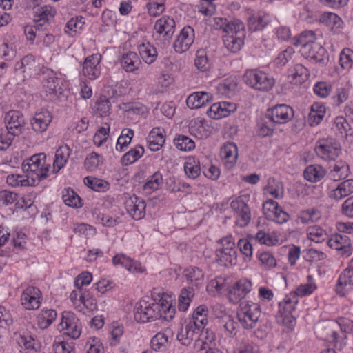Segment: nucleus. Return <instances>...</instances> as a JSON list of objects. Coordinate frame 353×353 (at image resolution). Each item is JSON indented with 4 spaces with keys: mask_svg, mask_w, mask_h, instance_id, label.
Wrapping results in <instances>:
<instances>
[{
    "mask_svg": "<svg viewBox=\"0 0 353 353\" xmlns=\"http://www.w3.org/2000/svg\"><path fill=\"white\" fill-rule=\"evenodd\" d=\"M46 154L39 153L26 159L22 163V170L32 184H36L48 176L50 164L46 165Z\"/></svg>",
    "mask_w": 353,
    "mask_h": 353,
    "instance_id": "nucleus-1",
    "label": "nucleus"
},
{
    "mask_svg": "<svg viewBox=\"0 0 353 353\" xmlns=\"http://www.w3.org/2000/svg\"><path fill=\"white\" fill-rule=\"evenodd\" d=\"M243 81L249 87L262 92L270 90L275 84V80L272 76L258 70H246Z\"/></svg>",
    "mask_w": 353,
    "mask_h": 353,
    "instance_id": "nucleus-2",
    "label": "nucleus"
},
{
    "mask_svg": "<svg viewBox=\"0 0 353 353\" xmlns=\"http://www.w3.org/2000/svg\"><path fill=\"white\" fill-rule=\"evenodd\" d=\"M261 315V308L258 303L245 301L240 303L237 317L242 327L252 329L256 327Z\"/></svg>",
    "mask_w": 353,
    "mask_h": 353,
    "instance_id": "nucleus-3",
    "label": "nucleus"
},
{
    "mask_svg": "<svg viewBox=\"0 0 353 353\" xmlns=\"http://www.w3.org/2000/svg\"><path fill=\"white\" fill-rule=\"evenodd\" d=\"M159 308L157 303H149L141 300L134 306V320L138 323H147L159 319L162 316Z\"/></svg>",
    "mask_w": 353,
    "mask_h": 353,
    "instance_id": "nucleus-4",
    "label": "nucleus"
},
{
    "mask_svg": "<svg viewBox=\"0 0 353 353\" xmlns=\"http://www.w3.org/2000/svg\"><path fill=\"white\" fill-rule=\"evenodd\" d=\"M315 152L323 160L335 161L341 154V147L334 139H322L317 141Z\"/></svg>",
    "mask_w": 353,
    "mask_h": 353,
    "instance_id": "nucleus-5",
    "label": "nucleus"
},
{
    "mask_svg": "<svg viewBox=\"0 0 353 353\" xmlns=\"http://www.w3.org/2000/svg\"><path fill=\"white\" fill-rule=\"evenodd\" d=\"M59 329L63 332V334L69 336L73 339L80 336L81 327L79 319L70 311H64L62 313L61 321L59 325Z\"/></svg>",
    "mask_w": 353,
    "mask_h": 353,
    "instance_id": "nucleus-6",
    "label": "nucleus"
},
{
    "mask_svg": "<svg viewBox=\"0 0 353 353\" xmlns=\"http://www.w3.org/2000/svg\"><path fill=\"white\" fill-rule=\"evenodd\" d=\"M4 121L8 132L14 136L22 134L27 124L23 114L18 110L8 112L5 114Z\"/></svg>",
    "mask_w": 353,
    "mask_h": 353,
    "instance_id": "nucleus-7",
    "label": "nucleus"
},
{
    "mask_svg": "<svg viewBox=\"0 0 353 353\" xmlns=\"http://www.w3.org/2000/svg\"><path fill=\"white\" fill-rule=\"evenodd\" d=\"M230 206L236 214V224L240 227L246 226L251 219V211L245 197L239 196L231 202Z\"/></svg>",
    "mask_w": 353,
    "mask_h": 353,
    "instance_id": "nucleus-8",
    "label": "nucleus"
},
{
    "mask_svg": "<svg viewBox=\"0 0 353 353\" xmlns=\"http://www.w3.org/2000/svg\"><path fill=\"white\" fill-rule=\"evenodd\" d=\"M252 283L246 279H242L236 282L228 290V299L232 303H238L252 290Z\"/></svg>",
    "mask_w": 353,
    "mask_h": 353,
    "instance_id": "nucleus-9",
    "label": "nucleus"
},
{
    "mask_svg": "<svg viewBox=\"0 0 353 353\" xmlns=\"http://www.w3.org/2000/svg\"><path fill=\"white\" fill-rule=\"evenodd\" d=\"M174 20L170 17L163 16L155 23L156 35L154 34L155 39H158L159 37L162 36L164 40L168 43L174 32Z\"/></svg>",
    "mask_w": 353,
    "mask_h": 353,
    "instance_id": "nucleus-10",
    "label": "nucleus"
},
{
    "mask_svg": "<svg viewBox=\"0 0 353 353\" xmlns=\"http://www.w3.org/2000/svg\"><path fill=\"white\" fill-rule=\"evenodd\" d=\"M194 31L190 26L183 28L174 43V50L178 53L186 52L194 42Z\"/></svg>",
    "mask_w": 353,
    "mask_h": 353,
    "instance_id": "nucleus-11",
    "label": "nucleus"
},
{
    "mask_svg": "<svg viewBox=\"0 0 353 353\" xmlns=\"http://www.w3.org/2000/svg\"><path fill=\"white\" fill-rule=\"evenodd\" d=\"M353 290V268H347L340 274L336 285V292L341 296H346Z\"/></svg>",
    "mask_w": 353,
    "mask_h": 353,
    "instance_id": "nucleus-12",
    "label": "nucleus"
},
{
    "mask_svg": "<svg viewBox=\"0 0 353 353\" xmlns=\"http://www.w3.org/2000/svg\"><path fill=\"white\" fill-rule=\"evenodd\" d=\"M125 207L129 214L135 220L144 217L145 203L144 201L135 195L130 196L125 202Z\"/></svg>",
    "mask_w": 353,
    "mask_h": 353,
    "instance_id": "nucleus-13",
    "label": "nucleus"
},
{
    "mask_svg": "<svg viewBox=\"0 0 353 353\" xmlns=\"http://www.w3.org/2000/svg\"><path fill=\"white\" fill-rule=\"evenodd\" d=\"M274 120L276 124H283L290 121L294 117L293 109L285 104L276 105L271 109L267 110Z\"/></svg>",
    "mask_w": 353,
    "mask_h": 353,
    "instance_id": "nucleus-14",
    "label": "nucleus"
},
{
    "mask_svg": "<svg viewBox=\"0 0 353 353\" xmlns=\"http://www.w3.org/2000/svg\"><path fill=\"white\" fill-rule=\"evenodd\" d=\"M202 329L195 323L188 322L185 326L181 327L180 332L177 334V340L183 345H189L192 341L198 339L199 333Z\"/></svg>",
    "mask_w": 353,
    "mask_h": 353,
    "instance_id": "nucleus-15",
    "label": "nucleus"
},
{
    "mask_svg": "<svg viewBox=\"0 0 353 353\" xmlns=\"http://www.w3.org/2000/svg\"><path fill=\"white\" fill-rule=\"evenodd\" d=\"M40 290L34 287L26 288L21 296V304L26 310H36L40 306Z\"/></svg>",
    "mask_w": 353,
    "mask_h": 353,
    "instance_id": "nucleus-16",
    "label": "nucleus"
},
{
    "mask_svg": "<svg viewBox=\"0 0 353 353\" xmlns=\"http://www.w3.org/2000/svg\"><path fill=\"white\" fill-rule=\"evenodd\" d=\"M302 54L306 59L321 65H325L329 60L326 50L318 43H313L310 48H305Z\"/></svg>",
    "mask_w": 353,
    "mask_h": 353,
    "instance_id": "nucleus-17",
    "label": "nucleus"
},
{
    "mask_svg": "<svg viewBox=\"0 0 353 353\" xmlns=\"http://www.w3.org/2000/svg\"><path fill=\"white\" fill-rule=\"evenodd\" d=\"M236 104L228 102L214 103L208 110V115L213 119H219L226 117L236 110Z\"/></svg>",
    "mask_w": 353,
    "mask_h": 353,
    "instance_id": "nucleus-18",
    "label": "nucleus"
},
{
    "mask_svg": "<svg viewBox=\"0 0 353 353\" xmlns=\"http://www.w3.org/2000/svg\"><path fill=\"white\" fill-rule=\"evenodd\" d=\"M101 61V55L98 54L88 56L84 61L83 73L90 79H95L100 75L98 65Z\"/></svg>",
    "mask_w": 353,
    "mask_h": 353,
    "instance_id": "nucleus-19",
    "label": "nucleus"
},
{
    "mask_svg": "<svg viewBox=\"0 0 353 353\" xmlns=\"http://www.w3.org/2000/svg\"><path fill=\"white\" fill-rule=\"evenodd\" d=\"M51 121L52 117L49 112L36 113L31 121L32 130L36 132L42 133L46 130Z\"/></svg>",
    "mask_w": 353,
    "mask_h": 353,
    "instance_id": "nucleus-20",
    "label": "nucleus"
},
{
    "mask_svg": "<svg viewBox=\"0 0 353 353\" xmlns=\"http://www.w3.org/2000/svg\"><path fill=\"white\" fill-rule=\"evenodd\" d=\"M276 123L268 111L262 115L258 121V134L264 137L271 135L276 126Z\"/></svg>",
    "mask_w": 353,
    "mask_h": 353,
    "instance_id": "nucleus-21",
    "label": "nucleus"
},
{
    "mask_svg": "<svg viewBox=\"0 0 353 353\" xmlns=\"http://www.w3.org/2000/svg\"><path fill=\"white\" fill-rule=\"evenodd\" d=\"M170 334H172V331L170 328L156 334L151 339V348L154 351H164L170 343L168 340Z\"/></svg>",
    "mask_w": 353,
    "mask_h": 353,
    "instance_id": "nucleus-22",
    "label": "nucleus"
},
{
    "mask_svg": "<svg viewBox=\"0 0 353 353\" xmlns=\"http://www.w3.org/2000/svg\"><path fill=\"white\" fill-rule=\"evenodd\" d=\"M212 95L207 92H196L190 94L186 99L187 105L191 109H197L210 102Z\"/></svg>",
    "mask_w": 353,
    "mask_h": 353,
    "instance_id": "nucleus-23",
    "label": "nucleus"
},
{
    "mask_svg": "<svg viewBox=\"0 0 353 353\" xmlns=\"http://www.w3.org/2000/svg\"><path fill=\"white\" fill-rule=\"evenodd\" d=\"M353 193V179H347L338 184L337 187L329 193V196L340 200Z\"/></svg>",
    "mask_w": 353,
    "mask_h": 353,
    "instance_id": "nucleus-24",
    "label": "nucleus"
},
{
    "mask_svg": "<svg viewBox=\"0 0 353 353\" xmlns=\"http://www.w3.org/2000/svg\"><path fill=\"white\" fill-rule=\"evenodd\" d=\"M122 68L127 72H132L138 70L141 62L138 55L133 52H129L122 56L120 61Z\"/></svg>",
    "mask_w": 353,
    "mask_h": 353,
    "instance_id": "nucleus-25",
    "label": "nucleus"
},
{
    "mask_svg": "<svg viewBox=\"0 0 353 353\" xmlns=\"http://www.w3.org/2000/svg\"><path fill=\"white\" fill-rule=\"evenodd\" d=\"M164 130L159 128H153L149 133L148 142L151 151L156 152L160 150L165 142Z\"/></svg>",
    "mask_w": 353,
    "mask_h": 353,
    "instance_id": "nucleus-26",
    "label": "nucleus"
},
{
    "mask_svg": "<svg viewBox=\"0 0 353 353\" xmlns=\"http://www.w3.org/2000/svg\"><path fill=\"white\" fill-rule=\"evenodd\" d=\"M189 131L191 134L200 139L207 138L210 134L209 126L198 119H193L190 122Z\"/></svg>",
    "mask_w": 353,
    "mask_h": 353,
    "instance_id": "nucleus-27",
    "label": "nucleus"
},
{
    "mask_svg": "<svg viewBox=\"0 0 353 353\" xmlns=\"http://www.w3.org/2000/svg\"><path fill=\"white\" fill-rule=\"evenodd\" d=\"M245 32H239L235 36H223L225 47L231 52L236 53L239 51L243 45Z\"/></svg>",
    "mask_w": 353,
    "mask_h": 353,
    "instance_id": "nucleus-28",
    "label": "nucleus"
},
{
    "mask_svg": "<svg viewBox=\"0 0 353 353\" xmlns=\"http://www.w3.org/2000/svg\"><path fill=\"white\" fill-rule=\"evenodd\" d=\"M63 81L57 78L52 70H48L46 77L43 80V86L46 92H61Z\"/></svg>",
    "mask_w": 353,
    "mask_h": 353,
    "instance_id": "nucleus-29",
    "label": "nucleus"
},
{
    "mask_svg": "<svg viewBox=\"0 0 353 353\" xmlns=\"http://www.w3.org/2000/svg\"><path fill=\"white\" fill-rule=\"evenodd\" d=\"M316 35L312 30L303 31L300 35L294 39V45L300 47V51L303 54L305 48H310L313 43H315Z\"/></svg>",
    "mask_w": 353,
    "mask_h": 353,
    "instance_id": "nucleus-30",
    "label": "nucleus"
},
{
    "mask_svg": "<svg viewBox=\"0 0 353 353\" xmlns=\"http://www.w3.org/2000/svg\"><path fill=\"white\" fill-rule=\"evenodd\" d=\"M70 149L67 145L60 146L55 153L53 163V172L57 173L67 163Z\"/></svg>",
    "mask_w": 353,
    "mask_h": 353,
    "instance_id": "nucleus-31",
    "label": "nucleus"
},
{
    "mask_svg": "<svg viewBox=\"0 0 353 353\" xmlns=\"http://www.w3.org/2000/svg\"><path fill=\"white\" fill-rule=\"evenodd\" d=\"M327 245L334 250L342 251L343 254H347L350 241L346 234H336L327 241Z\"/></svg>",
    "mask_w": 353,
    "mask_h": 353,
    "instance_id": "nucleus-32",
    "label": "nucleus"
},
{
    "mask_svg": "<svg viewBox=\"0 0 353 353\" xmlns=\"http://www.w3.org/2000/svg\"><path fill=\"white\" fill-rule=\"evenodd\" d=\"M215 339L214 333L208 329L205 330H201L198 339H196L194 346L195 348L203 351L208 350V348H212L211 345Z\"/></svg>",
    "mask_w": 353,
    "mask_h": 353,
    "instance_id": "nucleus-33",
    "label": "nucleus"
},
{
    "mask_svg": "<svg viewBox=\"0 0 353 353\" xmlns=\"http://www.w3.org/2000/svg\"><path fill=\"white\" fill-rule=\"evenodd\" d=\"M349 166L342 161L336 162L333 167L330 166L328 176L334 181H338L348 175Z\"/></svg>",
    "mask_w": 353,
    "mask_h": 353,
    "instance_id": "nucleus-34",
    "label": "nucleus"
},
{
    "mask_svg": "<svg viewBox=\"0 0 353 353\" xmlns=\"http://www.w3.org/2000/svg\"><path fill=\"white\" fill-rule=\"evenodd\" d=\"M208 309L205 305H200L194 311L192 320L189 322L192 324L195 323L198 325L200 328L204 330L205 325L208 322Z\"/></svg>",
    "mask_w": 353,
    "mask_h": 353,
    "instance_id": "nucleus-35",
    "label": "nucleus"
},
{
    "mask_svg": "<svg viewBox=\"0 0 353 353\" xmlns=\"http://www.w3.org/2000/svg\"><path fill=\"white\" fill-rule=\"evenodd\" d=\"M324 168L319 165L307 166L304 171V177L310 182H317L321 180L325 175Z\"/></svg>",
    "mask_w": 353,
    "mask_h": 353,
    "instance_id": "nucleus-36",
    "label": "nucleus"
},
{
    "mask_svg": "<svg viewBox=\"0 0 353 353\" xmlns=\"http://www.w3.org/2000/svg\"><path fill=\"white\" fill-rule=\"evenodd\" d=\"M15 335L17 343L26 350V353L37 352V341L32 336L28 334Z\"/></svg>",
    "mask_w": 353,
    "mask_h": 353,
    "instance_id": "nucleus-37",
    "label": "nucleus"
},
{
    "mask_svg": "<svg viewBox=\"0 0 353 353\" xmlns=\"http://www.w3.org/2000/svg\"><path fill=\"white\" fill-rule=\"evenodd\" d=\"M217 260L221 265L228 266V265H234L236 262V250H217L216 252Z\"/></svg>",
    "mask_w": 353,
    "mask_h": 353,
    "instance_id": "nucleus-38",
    "label": "nucleus"
},
{
    "mask_svg": "<svg viewBox=\"0 0 353 353\" xmlns=\"http://www.w3.org/2000/svg\"><path fill=\"white\" fill-rule=\"evenodd\" d=\"M185 174L190 179H196L201 174L200 162L194 157H189L184 163Z\"/></svg>",
    "mask_w": 353,
    "mask_h": 353,
    "instance_id": "nucleus-39",
    "label": "nucleus"
},
{
    "mask_svg": "<svg viewBox=\"0 0 353 353\" xmlns=\"http://www.w3.org/2000/svg\"><path fill=\"white\" fill-rule=\"evenodd\" d=\"M162 183V174L159 172H156L148 177L147 182L143 186V189L146 194H151L157 190Z\"/></svg>",
    "mask_w": 353,
    "mask_h": 353,
    "instance_id": "nucleus-40",
    "label": "nucleus"
},
{
    "mask_svg": "<svg viewBox=\"0 0 353 353\" xmlns=\"http://www.w3.org/2000/svg\"><path fill=\"white\" fill-rule=\"evenodd\" d=\"M139 51L143 60L148 64L153 63L157 57L156 48L149 43L140 45Z\"/></svg>",
    "mask_w": 353,
    "mask_h": 353,
    "instance_id": "nucleus-41",
    "label": "nucleus"
},
{
    "mask_svg": "<svg viewBox=\"0 0 353 353\" xmlns=\"http://www.w3.org/2000/svg\"><path fill=\"white\" fill-rule=\"evenodd\" d=\"M143 153V148L141 145H138L122 157L121 163L124 165H131L141 158Z\"/></svg>",
    "mask_w": 353,
    "mask_h": 353,
    "instance_id": "nucleus-42",
    "label": "nucleus"
},
{
    "mask_svg": "<svg viewBox=\"0 0 353 353\" xmlns=\"http://www.w3.org/2000/svg\"><path fill=\"white\" fill-rule=\"evenodd\" d=\"M221 154L227 162L234 163L238 157L236 145L233 143H225L221 149Z\"/></svg>",
    "mask_w": 353,
    "mask_h": 353,
    "instance_id": "nucleus-43",
    "label": "nucleus"
},
{
    "mask_svg": "<svg viewBox=\"0 0 353 353\" xmlns=\"http://www.w3.org/2000/svg\"><path fill=\"white\" fill-rule=\"evenodd\" d=\"M307 236L310 240L318 243L328 240V234L326 231L317 225L308 228Z\"/></svg>",
    "mask_w": 353,
    "mask_h": 353,
    "instance_id": "nucleus-44",
    "label": "nucleus"
},
{
    "mask_svg": "<svg viewBox=\"0 0 353 353\" xmlns=\"http://www.w3.org/2000/svg\"><path fill=\"white\" fill-rule=\"evenodd\" d=\"M194 296L192 288H183L180 293L178 299V309L179 311L185 312L189 305L192 299Z\"/></svg>",
    "mask_w": 353,
    "mask_h": 353,
    "instance_id": "nucleus-45",
    "label": "nucleus"
},
{
    "mask_svg": "<svg viewBox=\"0 0 353 353\" xmlns=\"http://www.w3.org/2000/svg\"><path fill=\"white\" fill-rule=\"evenodd\" d=\"M65 205L72 208H80L82 204L79 196L71 188L65 189L62 196Z\"/></svg>",
    "mask_w": 353,
    "mask_h": 353,
    "instance_id": "nucleus-46",
    "label": "nucleus"
},
{
    "mask_svg": "<svg viewBox=\"0 0 353 353\" xmlns=\"http://www.w3.org/2000/svg\"><path fill=\"white\" fill-rule=\"evenodd\" d=\"M176 147L181 151H191L195 148L193 140L185 135L179 134L174 139Z\"/></svg>",
    "mask_w": 353,
    "mask_h": 353,
    "instance_id": "nucleus-47",
    "label": "nucleus"
},
{
    "mask_svg": "<svg viewBox=\"0 0 353 353\" xmlns=\"http://www.w3.org/2000/svg\"><path fill=\"white\" fill-rule=\"evenodd\" d=\"M265 190L268 194L272 195L275 199H282L284 195L282 183L276 181L274 179H269Z\"/></svg>",
    "mask_w": 353,
    "mask_h": 353,
    "instance_id": "nucleus-48",
    "label": "nucleus"
},
{
    "mask_svg": "<svg viewBox=\"0 0 353 353\" xmlns=\"http://www.w3.org/2000/svg\"><path fill=\"white\" fill-rule=\"evenodd\" d=\"M84 183L88 187L97 192H104L108 189L109 186L106 181L92 176L85 177Z\"/></svg>",
    "mask_w": 353,
    "mask_h": 353,
    "instance_id": "nucleus-49",
    "label": "nucleus"
},
{
    "mask_svg": "<svg viewBox=\"0 0 353 353\" xmlns=\"http://www.w3.org/2000/svg\"><path fill=\"white\" fill-rule=\"evenodd\" d=\"M320 21L331 26L332 28H340L342 26L343 21L336 14L332 12H325L320 17Z\"/></svg>",
    "mask_w": 353,
    "mask_h": 353,
    "instance_id": "nucleus-50",
    "label": "nucleus"
},
{
    "mask_svg": "<svg viewBox=\"0 0 353 353\" xmlns=\"http://www.w3.org/2000/svg\"><path fill=\"white\" fill-rule=\"evenodd\" d=\"M134 135V132L130 128H125L122 130L121 134L117 139L116 150L120 152L124 150L131 142Z\"/></svg>",
    "mask_w": 353,
    "mask_h": 353,
    "instance_id": "nucleus-51",
    "label": "nucleus"
},
{
    "mask_svg": "<svg viewBox=\"0 0 353 353\" xmlns=\"http://www.w3.org/2000/svg\"><path fill=\"white\" fill-rule=\"evenodd\" d=\"M223 32L225 33L223 36H235L239 32H245L244 25L239 20H230L225 25Z\"/></svg>",
    "mask_w": 353,
    "mask_h": 353,
    "instance_id": "nucleus-52",
    "label": "nucleus"
},
{
    "mask_svg": "<svg viewBox=\"0 0 353 353\" xmlns=\"http://www.w3.org/2000/svg\"><path fill=\"white\" fill-rule=\"evenodd\" d=\"M297 303L298 299L296 295H293L292 299L285 298L283 302L279 303L278 314H292L296 310Z\"/></svg>",
    "mask_w": 353,
    "mask_h": 353,
    "instance_id": "nucleus-53",
    "label": "nucleus"
},
{
    "mask_svg": "<svg viewBox=\"0 0 353 353\" xmlns=\"http://www.w3.org/2000/svg\"><path fill=\"white\" fill-rule=\"evenodd\" d=\"M7 183L12 186H28V185H35L36 184H32V179L28 178L26 175L25 176L20 174H9L7 176Z\"/></svg>",
    "mask_w": 353,
    "mask_h": 353,
    "instance_id": "nucleus-54",
    "label": "nucleus"
},
{
    "mask_svg": "<svg viewBox=\"0 0 353 353\" xmlns=\"http://www.w3.org/2000/svg\"><path fill=\"white\" fill-rule=\"evenodd\" d=\"M220 325L224 329L225 334L230 336L236 334L237 323L231 316H225L220 320Z\"/></svg>",
    "mask_w": 353,
    "mask_h": 353,
    "instance_id": "nucleus-55",
    "label": "nucleus"
},
{
    "mask_svg": "<svg viewBox=\"0 0 353 353\" xmlns=\"http://www.w3.org/2000/svg\"><path fill=\"white\" fill-rule=\"evenodd\" d=\"M321 215L320 211L316 209H308L301 212L299 219L303 223L315 222L320 219Z\"/></svg>",
    "mask_w": 353,
    "mask_h": 353,
    "instance_id": "nucleus-56",
    "label": "nucleus"
},
{
    "mask_svg": "<svg viewBox=\"0 0 353 353\" xmlns=\"http://www.w3.org/2000/svg\"><path fill=\"white\" fill-rule=\"evenodd\" d=\"M194 65L201 71H205L208 69L210 66L209 61L206 52L204 50H197Z\"/></svg>",
    "mask_w": 353,
    "mask_h": 353,
    "instance_id": "nucleus-57",
    "label": "nucleus"
},
{
    "mask_svg": "<svg viewBox=\"0 0 353 353\" xmlns=\"http://www.w3.org/2000/svg\"><path fill=\"white\" fill-rule=\"evenodd\" d=\"M185 276L190 282H194L196 286L199 284V281L203 280V274L201 270L196 267L186 269L185 270Z\"/></svg>",
    "mask_w": 353,
    "mask_h": 353,
    "instance_id": "nucleus-58",
    "label": "nucleus"
},
{
    "mask_svg": "<svg viewBox=\"0 0 353 353\" xmlns=\"http://www.w3.org/2000/svg\"><path fill=\"white\" fill-rule=\"evenodd\" d=\"M103 163V159L96 152H92L85 161V166L89 171H94Z\"/></svg>",
    "mask_w": 353,
    "mask_h": 353,
    "instance_id": "nucleus-59",
    "label": "nucleus"
},
{
    "mask_svg": "<svg viewBox=\"0 0 353 353\" xmlns=\"http://www.w3.org/2000/svg\"><path fill=\"white\" fill-rule=\"evenodd\" d=\"M353 52L350 48L343 49L339 58V63L343 69H349L352 65Z\"/></svg>",
    "mask_w": 353,
    "mask_h": 353,
    "instance_id": "nucleus-60",
    "label": "nucleus"
},
{
    "mask_svg": "<svg viewBox=\"0 0 353 353\" xmlns=\"http://www.w3.org/2000/svg\"><path fill=\"white\" fill-rule=\"evenodd\" d=\"M106 126L101 127L94 136V142L97 146L101 145L108 139L110 132V125L108 123Z\"/></svg>",
    "mask_w": 353,
    "mask_h": 353,
    "instance_id": "nucleus-61",
    "label": "nucleus"
},
{
    "mask_svg": "<svg viewBox=\"0 0 353 353\" xmlns=\"http://www.w3.org/2000/svg\"><path fill=\"white\" fill-rule=\"evenodd\" d=\"M112 262L114 265L121 264L130 271L135 265L136 262L125 254H119L113 257Z\"/></svg>",
    "mask_w": 353,
    "mask_h": 353,
    "instance_id": "nucleus-62",
    "label": "nucleus"
},
{
    "mask_svg": "<svg viewBox=\"0 0 353 353\" xmlns=\"http://www.w3.org/2000/svg\"><path fill=\"white\" fill-rule=\"evenodd\" d=\"M267 25V22L261 16H252L248 20L249 29L252 31L262 30Z\"/></svg>",
    "mask_w": 353,
    "mask_h": 353,
    "instance_id": "nucleus-63",
    "label": "nucleus"
},
{
    "mask_svg": "<svg viewBox=\"0 0 353 353\" xmlns=\"http://www.w3.org/2000/svg\"><path fill=\"white\" fill-rule=\"evenodd\" d=\"M35 12L39 21H43L44 23H46L50 18L54 17L55 11L50 6H46L37 8Z\"/></svg>",
    "mask_w": 353,
    "mask_h": 353,
    "instance_id": "nucleus-64",
    "label": "nucleus"
}]
</instances>
